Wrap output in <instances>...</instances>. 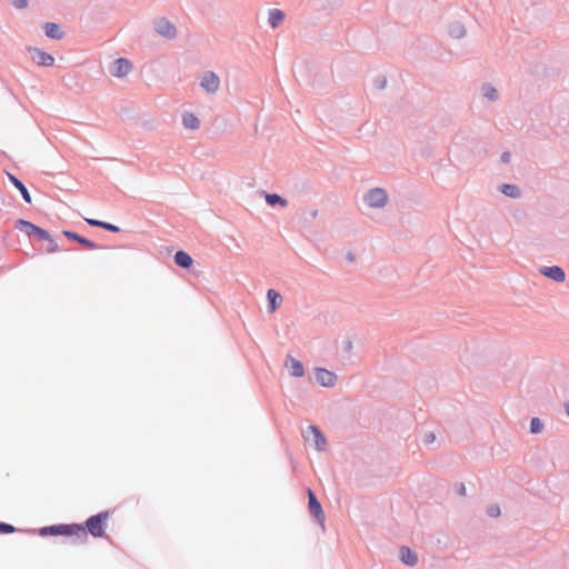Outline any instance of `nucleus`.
I'll list each match as a JSON object with an SVG mask.
<instances>
[{"instance_id": "2f4dec72", "label": "nucleus", "mask_w": 569, "mask_h": 569, "mask_svg": "<svg viewBox=\"0 0 569 569\" xmlns=\"http://www.w3.org/2000/svg\"><path fill=\"white\" fill-rule=\"evenodd\" d=\"M433 439H435V436H433V435H430V437H428L427 441H428V442H431V441H433Z\"/></svg>"}, {"instance_id": "a878e982", "label": "nucleus", "mask_w": 569, "mask_h": 569, "mask_svg": "<svg viewBox=\"0 0 569 569\" xmlns=\"http://www.w3.org/2000/svg\"><path fill=\"white\" fill-rule=\"evenodd\" d=\"M531 431L538 433L542 430L543 425L538 418H533L530 423Z\"/></svg>"}, {"instance_id": "4468645a", "label": "nucleus", "mask_w": 569, "mask_h": 569, "mask_svg": "<svg viewBox=\"0 0 569 569\" xmlns=\"http://www.w3.org/2000/svg\"><path fill=\"white\" fill-rule=\"evenodd\" d=\"M8 179L11 181V183L20 191L22 198L26 202H31V196L24 184L12 173L7 172Z\"/></svg>"}, {"instance_id": "473e14b6", "label": "nucleus", "mask_w": 569, "mask_h": 569, "mask_svg": "<svg viewBox=\"0 0 569 569\" xmlns=\"http://www.w3.org/2000/svg\"><path fill=\"white\" fill-rule=\"evenodd\" d=\"M566 410H567V413L569 416V405L567 406Z\"/></svg>"}, {"instance_id": "0eeeda50", "label": "nucleus", "mask_w": 569, "mask_h": 569, "mask_svg": "<svg viewBox=\"0 0 569 569\" xmlns=\"http://www.w3.org/2000/svg\"><path fill=\"white\" fill-rule=\"evenodd\" d=\"M156 31L168 39L174 38L177 33L176 27L166 18L156 21Z\"/></svg>"}, {"instance_id": "6ab92c4d", "label": "nucleus", "mask_w": 569, "mask_h": 569, "mask_svg": "<svg viewBox=\"0 0 569 569\" xmlns=\"http://www.w3.org/2000/svg\"><path fill=\"white\" fill-rule=\"evenodd\" d=\"M284 19V13L279 9H272L269 11L268 21L272 28H277Z\"/></svg>"}, {"instance_id": "f8f14e48", "label": "nucleus", "mask_w": 569, "mask_h": 569, "mask_svg": "<svg viewBox=\"0 0 569 569\" xmlns=\"http://www.w3.org/2000/svg\"><path fill=\"white\" fill-rule=\"evenodd\" d=\"M542 274L558 282H562L566 278L565 271L557 266L545 267L541 270Z\"/></svg>"}, {"instance_id": "ddd939ff", "label": "nucleus", "mask_w": 569, "mask_h": 569, "mask_svg": "<svg viewBox=\"0 0 569 569\" xmlns=\"http://www.w3.org/2000/svg\"><path fill=\"white\" fill-rule=\"evenodd\" d=\"M286 367L293 377H302L305 373L302 363L293 357H288Z\"/></svg>"}, {"instance_id": "f257e3e1", "label": "nucleus", "mask_w": 569, "mask_h": 569, "mask_svg": "<svg viewBox=\"0 0 569 569\" xmlns=\"http://www.w3.org/2000/svg\"><path fill=\"white\" fill-rule=\"evenodd\" d=\"M40 535L76 536L81 540L87 539V532L84 530V527L78 523L44 527L40 529Z\"/></svg>"}, {"instance_id": "412c9836", "label": "nucleus", "mask_w": 569, "mask_h": 569, "mask_svg": "<svg viewBox=\"0 0 569 569\" xmlns=\"http://www.w3.org/2000/svg\"><path fill=\"white\" fill-rule=\"evenodd\" d=\"M267 297L269 300L270 311L273 312L281 303V296L273 289H269L267 292Z\"/></svg>"}, {"instance_id": "7ed1b4c3", "label": "nucleus", "mask_w": 569, "mask_h": 569, "mask_svg": "<svg viewBox=\"0 0 569 569\" xmlns=\"http://www.w3.org/2000/svg\"><path fill=\"white\" fill-rule=\"evenodd\" d=\"M387 199L388 197L386 191L379 188L370 190L365 197V201L372 208L383 207L387 202Z\"/></svg>"}, {"instance_id": "1a4fd4ad", "label": "nucleus", "mask_w": 569, "mask_h": 569, "mask_svg": "<svg viewBox=\"0 0 569 569\" xmlns=\"http://www.w3.org/2000/svg\"><path fill=\"white\" fill-rule=\"evenodd\" d=\"M31 53H32V56H31L32 60L38 66L51 67L54 63V58L51 54H49L40 49H32Z\"/></svg>"}, {"instance_id": "39448f33", "label": "nucleus", "mask_w": 569, "mask_h": 569, "mask_svg": "<svg viewBox=\"0 0 569 569\" xmlns=\"http://www.w3.org/2000/svg\"><path fill=\"white\" fill-rule=\"evenodd\" d=\"M200 86L209 93H214L218 91L220 86V80L218 76L212 71H207L201 78Z\"/></svg>"}, {"instance_id": "9b49d317", "label": "nucleus", "mask_w": 569, "mask_h": 569, "mask_svg": "<svg viewBox=\"0 0 569 569\" xmlns=\"http://www.w3.org/2000/svg\"><path fill=\"white\" fill-rule=\"evenodd\" d=\"M316 380L323 387H332L337 381V377L331 371L318 369L316 371Z\"/></svg>"}, {"instance_id": "423d86ee", "label": "nucleus", "mask_w": 569, "mask_h": 569, "mask_svg": "<svg viewBox=\"0 0 569 569\" xmlns=\"http://www.w3.org/2000/svg\"><path fill=\"white\" fill-rule=\"evenodd\" d=\"M305 438L308 440V441H312L315 447L318 449V450H322L326 446V439L323 437V435L321 433V431L315 427V426H309L305 432Z\"/></svg>"}, {"instance_id": "393cba45", "label": "nucleus", "mask_w": 569, "mask_h": 569, "mask_svg": "<svg viewBox=\"0 0 569 569\" xmlns=\"http://www.w3.org/2000/svg\"><path fill=\"white\" fill-rule=\"evenodd\" d=\"M483 94H485L488 99L493 100V99H496V98H497L498 92H497V90H496L493 87H491V86H486V87H483Z\"/></svg>"}, {"instance_id": "c85d7f7f", "label": "nucleus", "mask_w": 569, "mask_h": 569, "mask_svg": "<svg viewBox=\"0 0 569 569\" xmlns=\"http://www.w3.org/2000/svg\"><path fill=\"white\" fill-rule=\"evenodd\" d=\"M489 515L492 516V517H497L500 515V509L498 506H492L489 508L488 510Z\"/></svg>"}, {"instance_id": "5701e85b", "label": "nucleus", "mask_w": 569, "mask_h": 569, "mask_svg": "<svg viewBox=\"0 0 569 569\" xmlns=\"http://www.w3.org/2000/svg\"><path fill=\"white\" fill-rule=\"evenodd\" d=\"M266 201L270 206L280 204L281 207H286L288 204L287 200L277 193H267Z\"/></svg>"}, {"instance_id": "aec40b11", "label": "nucleus", "mask_w": 569, "mask_h": 569, "mask_svg": "<svg viewBox=\"0 0 569 569\" xmlns=\"http://www.w3.org/2000/svg\"><path fill=\"white\" fill-rule=\"evenodd\" d=\"M182 123L184 126V128L187 129H190V130H196L199 128V119L193 114V113H184L182 116Z\"/></svg>"}, {"instance_id": "dca6fc26", "label": "nucleus", "mask_w": 569, "mask_h": 569, "mask_svg": "<svg viewBox=\"0 0 569 569\" xmlns=\"http://www.w3.org/2000/svg\"><path fill=\"white\" fill-rule=\"evenodd\" d=\"M400 557H401V560L403 561V563L409 565V566H415L418 561V557H417L416 552H413L411 549L406 548V547L400 549Z\"/></svg>"}, {"instance_id": "f3484780", "label": "nucleus", "mask_w": 569, "mask_h": 569, "mask_svg": "<svg viewBox=\"0 0 569 569\" xmlns=\"http://www.w3.org/2000/svg\"><path fill=\"white\" fill-rule=\"evenodd\" d=\"M44 32H46V36L51 39H61L62 38V31L60 30V27L53 22H47L44 24Z\"/></svg>"}, {"instance_id": "20e7f679", "label": "nucleus", "mask_w": 569, "mask_h": 569, "mask_svg": "<svg viewBox=\"0 0 569 569\" xmlns=\"http://www.w3.org/2000/svg\"><path fill=\"white\" fill-rule=\"evenodd\" d=\"M18 228L26 231L28 236L37 234L42 240H51V236L49 232L44 229H41L40 227L26 221V220H19L18 221Z\"/></svg>"}, {"instance_id": "a211bd4d", "label": "nucleus", "mask_w": 569, "mask_h": 569, "mask_svg": "<svg viewBox=\"0 0 569 569\" xmlns=\"http://www.w3.org/2000/svg\"><path fill=\"white\" fill-rule=\"evenodd\" d=\"M174 262L182 268H189L191 267L193 260L189 253L184 251H178L174 254Z\"/></svg>"}, {"instance_id": "2eb2a0df", "label": "nucleus", "mask_w": 569, "mask_h": 569, "mask_svg": "<svg viewBox=\"0 0 569 569\" xmlns=\"http://www.w3.org/2000/svg\"><path fill=\"white\" fill-rule=\"evenodd\" d=\"M63 236H66L67 238L71 239V240H74L81 244H83L86 248L88 249H97V244L92 241H90L89 239H86L81 236H79L78 233L76 232H72V231H69V230H64L63 232Z\"/></svg>"}, {"instance_id": "c756f323", "label": "nucleus", "mask_w": 569, "mask_h": 569, "mask_svg": "<svg viewBox=\"0 0 569 569\" xmlns=\"http://www.w3.org/2000/svg\"><path fill=\"white\" fill-rule=\"evenodd\" d=\"M49 242V252H56L58 251V244L54 242V240L51 238V240H47Z\"/></svg>"}, {"instance_id": "6e6552de", "label": "nucleus", "mask_w": 569, "mask_h": 569, "mask_svg": "<svg viewBox=\"0 0 569 569\" xmlns=\"http://www.w3.org/2000/svg\"><path fill=\"white\" fill-rule=\"evenodd\" d=\"M131 62L128 59L120 58L114 62L111 73L114 77L122 78L126 77L131 71Z\"/></svg>"}, {"instance_id": "b1692460", "label": "nucleus", "mask_w": 569, "mask_h": 569, "mask_svg": "<svg viewBox=\"0 0 569 569\" xmlns=\"http://www.w3.org/2000/svg\"><path fill=\"white\" fill-rule=\"evenodd\" d=\"M501 192L510 198H518L520 197V190L515 184H503L501 187Z\"/></svg>"}, {"instance_id": "7c9ffc66", "label": "nucleus", "mask_w": 569, "mask_h": 569, "mask_svg": "<svg viewBox=\"0 0 569 569\" xmlns=\"http://www.w3.org/2000/svg\"><path fill=\"white\" fill-rule=\"evenodd\" d=\"M501 158H502V161H503V162H509V160H510V153L505 152V153L502 154V157H501Z\"/></svg>"}, {"instance_id": "9d476101", "label": "nucleus", "mask_w": 569, "mask_h": 569, "mask_svg": "<svg viewBox=\"0 0 569 569\" xmlns=\"http://www.w3.org/2000/svg\"><path fill=\"white\" fill-rule=\"evenodd\" d=\"M308 498H309L310 512L313 515V517L317 520L323 521V519H325L323 510L311 489H308Z\"/></svg>"}, {"instance_id": "bb28decb", "label": "nucleus", "mask_w": 569, "mask_h": 569, "mask_svg": "<svg viewBox=\"0 0 569 569\" xmlns=\"http://www.w3.org/2000/svg\"><path fill=\"white\" fill-rule=\"evenodd\" d=\"M16 531V528L9 523L0 522V533H12Z\"/></svg>"}, {"instance_id": "cd10ccee", "label": "nucleus", "mask_w": 569, "mask_h": 569, "mask_svg": "<svg viewBox=\"0 0 569 569\" xmlns=\"http://www.w3.org/2000/svg\"><path fill=\"white\" fill-rule=\"evenodd\" d=\"M13 4L18 9H23L27 7L28 1L27 0H12Z\"/></svg>"}, {"instance_id": "f03ea898", "label": "nucleus", "mask_w": 569, "mask_h": 569, "mask_svg": "<svg viewBox=\"0 0 569 569\" xmlns=\"http://www.w3.org/2000/svg\"><path fill=\"white\" fill-rule=\"evenodd\" d=\"M110 516V511H103L89 517L86 521V532L88 531L94 538L104 537Z\"/></svg>"}, {"instance_id": "4be33fe9", "label": "nucleus", "mask_w": 569, "mask_h": 569, "mask_svg": "<svg viewBox=\"0 0 569 569\" xmlns=\"http://www.w3.org/2000/svg\"><path fill=\"white\" fill-rule=\"evenodd\" d=\"M86 221L92 227H100V228H103V229L112 231V232L119 231V227L108 223V222H103V221L96 220V219H89V218H87Z\"/></svg>"}]
</instances>
